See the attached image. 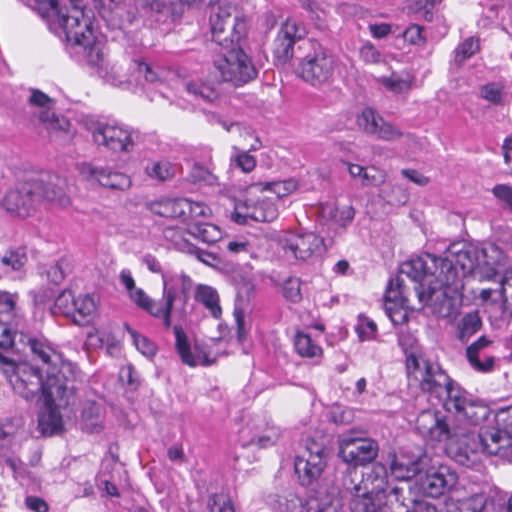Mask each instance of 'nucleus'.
Listing matches in <instances>:
<instances>
[{
  "label": "nucleus",
  "mask_w": 512,
  "mask_h": 512,
  "mask_svg": "<svg viewBox=\"0 0 512 512\" xmlns=\"http://www.w3.org/2000/svg\"><path fill=\"white\" fill-rule=\"evenodd\" d=\"M505 264L506 256L495 244L479 247L458 242L448 247L444 257L425 253L402 263L401 271L420 282L416 287L420 304L444 318L452 314L455 296L463 289L466 276L491 280Z\"/></svg>",
  "instance_id": "f257e3e1"
},
{
  "label": "nucleus",
  "mask_w": 512,
  "mask_h": 512,
  "mask_svg": "<svg viewBox=\"0 0 512 512\" xmlns=\"http://www.w3.org/2000/svg\"><path fill=\"white\" fill-rule=\"evenodd\" d=\"M406 370L410 386L419 388L430 400L442 403L459 421L475 426L487 417V408L472 399L438 363L410 354L406 357Z\"/></svg>",
  "instance_id": "f03ea898"
},
{
  "label": "nucleus",
  "mask_w": 512,
  "mask_h": 512,
  "mask_svg": "<svg viewBox=\"0 0 512 512\" xmlns=\"http://www.w3.org/2000/svg\"><path fill=\"white\" fill-rule=\"evenodd\" d=\"M416 427L424 437L438 442L451 440L457 443L460 454L467 460L471 455L484 453L512 461V436L495 427L481 428L477 433L470 427L451 429L441 413L431 410L419 414Z\"/></svg>",
  "instance_id": "7ed1b4c3"
},
{
  "label": "nucleus",
  "mask_w": 512,
  "mask_h": 512,
  "mask_svg": "<svg viewBox=\"0 0 512 512\" xmlns=\"http://www.w3.org/2000/svg\"><path fill=\"white\" fill-rule=\"evenodd\" d=\"M30 1L51 28L57 26L62 29L69 43L83 49L91 64L100 63L103 55L100 43L91 28L89 17L85 15L81 6V0Z\"/></svg>",
  "instance_id": "20e7f679"
},
{
  "label": "nucleus",
  "mask_w": 512,
  "mask_h": 512,
  "mask_svg": "<svg viewBox=\"0 0 512 512\" xmlns=\"http://www.w3.org/2000/svg\"><path fill=\"white\" fill-rule=\"evenodd\" d=\"M66 186V180L57 174L31 175L7 190L1 205L8 213L21 218L31 216L43 200L66 208L71 203Z\"/></svg>",
  "instance_id": "39448f33"
},
{
  "label": "nucleus",
  "mask_w": 512,
  "mask_h": 512,
  "mask_svg": "<svg viewBox=\"0 0 512 512\" xmlns=\"http://www.w3.org/2000/svg\"><path fill=\"white\" fill-rule=\"evenodd\" d=\"M7 366L12 370L8 377L13 390L26 400L32 399L39 391L42 392V397H45L48 382H51L50 390L56 392L57 397L73 389V380L69 376H60L50 371V367L43 369L46 374L44 378L39 368L27 363L16 364L13 361L12 365Z\"/></svg>",
  "instance_id": "423d86ee"
},
{
  "label": "nucleus",
  "mask_w": 512,
  "mask_h": 512,
  "mask_svg": "<svg viewBox=\"0 0 512 512\" xmlns=\"http://www.w3.org/2000/svg\"><path fill=\"white\" fill-rule=\"evenodd\" d=\"M209 23L212 40L225 49L238 44L247 32L245 17L235 6L224 3L211 6Z\"/></svg>",
  "instance_id": "0eeeda50"
},
{
  "label": "nucleus",
  "mask_w": 512,
  "mask_h": 512,
  "mask_svg": "<svg viewBox=\"0 0 512 512\" xmlns=\"http://www.w3.org/2000/svg\"><path fill=\"white\" fill-rule=\"evenodd\" d=\"M267 503L275 512H345L341 498L327 492H318L304 504L296 493L283 490L269 495Z\"/></svg>",
  "instance_id": "6e6552de"
},
{
  "label": "nucleus",
  "mask_w": 512,
  "mask_h": 512,
  "mask_svg": "<svg viewBox=\"0 0 512 512\" xmlns=\"http://www.w3.org/2000/svg\"><path fill=\"white\" fill-rule=\"evenodd\" d=\"M84 126L93 142L115 153H130L135 146L134 132L116 123H106L87 118Z\"/></svg>",
  "instance_id": "1a4fd4ad"
},
{
  "label": "nucleus",
  "mask_w": 512,
  "mask_h": 512,
  "mask_svg": "<svg viewBox=\"0 0 512 512\" xmlns=\"http://www.w3.org/2000/svg\"><path fill=\"white\" fill-rule=\"evenodd\" d=\"M228 53L214 60V68L223 82L236 87L243 86L254 80L258 75L252 59L241 49L231 47Z\"/></svg>",
  "instance_id": "9d476101"
},
{
  "label": "nucleus",
  "mask_w": 512,
  "mask_h": 512,
  "mask_svg": "<svg viewBox=\"0 0 512 512\" xmlns=\"http://www.w3.org/2000/svg\"><path fill=\"white\" fill-rule=\"evenodd\" d=\"M308 45L313 52L301 59L298 74L305 82L318 87L329 82L333 77L335 58L317 42L309 41Z\"/></svg>",
  "instance_id": "9b49d317"
},
{
  "label": "nucleus",
  "mask_w": 512,
  "mask_h": 512,
  "mask_svg": "<svg viewBox=\"0 0 512 512\" xmlns=\"http://www.w3.org/2000/svg\"><path fill=\"white\" fill-rule=\"evenodd\" d=\"M17 337V345L15 346L17 350L20 351L22 349L18 345H22L23 348H29L32 355L42 362L44 366L42 369L50 367V371L60 376H69L73 380L72 365L64 362L61 354L46 339L29 336L23 331H20Z\"/></svg>",
  "instance_id": "f8f14e48"
},
{
  "label": "nucleus",
  "mask_w": 512,
  "mask_h": 512,
  "mask_svg": "<svg viewBox=\"0 0 512 512\" xmlns=\"http://www.w3.org/2000/svg\"><path fill=\"white\" fill-rule=\"evenodd\" d=\"M411 499L404 496V490L395 486L378 497H358L351 502L352 512H410Z\"/></svg>",
  "instance_id": "ddd939ff"
},
{
  "label": "nucleus",
  "mask_w": 512,
  "mask_h": 512,
  "mask_svg": "<svg viewBox=\"0 0 512 512\" xmlns=\"http://www.w3.org/2000/svg\"><path fill=\"white\" fill-rule=\"evenodd\" d=\"M306 30L296 19L288 18L280 26L272 43L273 61L276 66H285L294 55L295 44L304 39Z\"/></svg>",
  "instance_id": "4468645a"
},
{
  "label": "nucleus",
  "mask_w": 512,
  "mask_h": 512,
  "mask_svg": "<svg viewBox=\"0 0 512 512\" xmlns=\"http://www.w3.org/2000/svg\"><path fill=\"white\" fill-rule=\"evenodd\" d=\"M325 448L322 443L307 441L304 450L295 458L294 468L303 486L311 485L325 467Z\"/></svg>",
  "instance_id": "2eb2a0df"
},
{
  "label": "nucleus",
  "mask_w": 512,
  "mask_h": 512,
  "mask_svg": "<svg viewBox=\"0 0 512 512\" xmlns=\"http://www.w3.org/2000/svg\"><path fill=\"white\" fill-rule=\"evenodd\" d=\"M280 246L289 259L306 262L324 251L323 239L312 232L288 233L280 240Z\"/></svg>",
  "instance_id": "dca6fc26"
},
{
  "label": "nucleus",
  "mask_w": 512,
  "mask_h": 512,
  "mask_svg": "<svg viewBox=\"0 0 512 512\" xmlns=\"http://www.w3.org/2000/svg\"><path fill=\"white\" fill-rule=\"evenodd\" d=\"M50 385L51 382H48V386L45 388V397H43L44 406L38 415V428L44 436H52L62 431L63 421L58 406L68 404L70 396L74 394L73 388L71 392L57 397L56 392L49 390L51 389Z\"/></svg>",
  "instance_id": "f3484780"
},
{
  "label": "nucleus",
  "mask_w": 512,
  "mask_h": 512,
  "mask_svg": "<svg viewBox=\"0 0 512 512\" xmlns=\"http://www.w3.org/2000/svg\"><path fill=\"white\" fill-rule=\"evenodd\" d=\"M23 318L16 310L12 295L0 293V348L9 349L17 345V336L22 327Z\"/></svg>",
  "instance_id": "a211bd4d"
},
{
  "label": "nucleus",
  "mask_w": 512,
  "mask_h": 512,
  "mask_svg": "<svg viewBox=\"0 0 512 512\" xmlns=\"http://www.w3.org/2000/svg\"><path fill=\"white\" fill-rule=\"evenodd\" d=\"M278 216V209L275 204L266 197L253 199L248 197L235 204L232 219L238 224H246L248 220L257 222H270Z\"/></svg>",
  "instance_id": "6ab92c4d"
},
{
  "label": "nucleus",
  "mask_w": 512,
  "mask_h": 512,
  "mask_svg": "<svg viewBox=\"0 0 512 512\" xmlns=\"http://www.w3.org/2000/svg\"><path fill=\"white\" fill-rule=\"evenodd\" d=\"M377 454L378 445L372 439L343 435L339 440V455L354 466L373 461Z\"/></svg>",
  "instance_id": "aec40b11"
},
{
  "label": "nucleus",
  "mask_w": 512,
  "mask_h": 512,
  "mask_svg": "<svg viewBox=\"0 0 512 512\" xmlns=\"http://www.w3.org/2000/svg\"><path fill=\"white\" fill-rule=\"evenodd\" d=\"M358 127L366 134L383 141H396L403 136V132L385 121L374 109L364 108L356 118Z\"/></svg>",
  "instance_id": "412c9836"
},
{
  "label": "nucleus",
  "mask_w": 512,
  "mask_h": 512,
  "mask_svg": "<svg viewBox=\"0 0 512 512\" xmlns=\"http://www.w3.org/2000/svg\"><path fill=\"white\" fill-rule=\"evenodd\" d=\"M457 483V474L446 465L432 467L421 480V488L430 497H439Z\"/></svg>",
  "instance_id": "4be33fe9"
},
{
  "label": "nucleus",
  "mask_w": 512,
  "mask_h": 512,
  "mask_svg": "<svg viewBox=\"0 0 512 512\" xmlns=\"http://www.w3.org/2000/svg\"><path fill=\"white\" fill-rule=\"evenodd\" d=\"M171 282L174 281L168 280L165 276H163V299L165 303H158V309L161 312L159 313V318L163 319V324L167 328L171 326V313L173 304L178 294L177 283L181 285V289L184 294L189 291L192 286V280L186 275H181L176 280V283Z\"/></svg>",
  "instance_id": "5701e85b"
},
{
  "label": "nucleus",
  "mask_w": 512,
  "mask_h": 512,
  "mask_svg": "<svg viewBox=\"0 0 512 512\" xmlns=\"http://www.w3.org/2000/svg\"><path fill=\"white\" fill-rule=\"evenodd\" d=\"M364 488L356 485L354 487V498L358 497H378L389 489L387 482V471L381 464H375L371 471L363 478Z\"/></svg>",
  "instance_id": "b1692460"
},
{
  "label": "nucleus",
  "mask_w": 512,
  "mask_h": 512,
  "mask_svg": "<svg viewBox=\"0 0 512 512\" xmlns=\"http://www.w3.org/2000/svg\"><path fill=\"white\" fill-rule=\"evenodd\" d=\"M82 173L90 179L96 180L101 186L115 190H125L130 187V178L120 172H115L103 167L86 165Z\"/></svg>",
  "instance_id": "393cba45"
},
{
  "label": "nucleus",
  "mask_w": 512,
  "mask_h": 512,
  "mask_svg": "<svg viewBox=\"0 0 512 512\" xmlns=\"http://www.w3.org/2000/svg\"><path fill=\"white\" fill-rule=\"evenodd\" d=\"M403 276H409L405 273H402L400 270L399 276L395 280V284L393 281H390L389 286L385 292V307L389 317L394 321L392 317V311L397 308H408L409 307V299L405 292L404 288V279ZM410 279L415 283L414 290L419 285V281H415L413 278ZM417 293V291H415ZM418 296V294H416ZM419 299V297H417Z\"/></svg>",
  "instance_id": "a878e982"
},
{
  "label": "nucleus",
  "mask_w": 512,
  "mask_h": 512,
  "mask_svg": "<svg viewBox=\"0 0 512 512\" xmlns=\"http://www.w3.org/2000/svg\"><path fill=\"white\" fill-rule=\"evenodd\" d=\"M426 456L409 457L401 454L395 456L391 465V474L397 480L408 481L419 474L424 468Z\"/></svg>",
  "instance_id": "bb28decb"
},
{
  "label": "nucleus",
  "mask_w": 512,
  "mask_h": 512,
  "mask_svg": "<svg viewBox=\"0 0 512 512\" xmlns=\"http://www.w3.org/2000/svg\"><path fill=\"white\" fill-rule=\"evenodd\" d=\"M150 211L158 216L175 219L180 223H183V216L185 215V209H188V199L176 198V199H160L149 203Z\"/></svg>",
  "instance_id": "cd10ccee"
},
{
  "label": "nucleus",
  "mask_w": 512,
  "mask_h": 512,
  "mask_svg": "<svg viewBox=\"0 0 512 512\" xmlns=\"http://www.w3.org/2000/svg\"><path fill=\"white\" fill-rule=\"evenodd\" d=\"M282 436V430L272 422H263L254 428V433L248 445L267 448L275 445Z\"/></svg>",
  "instance_id": "c85d7f7f"
},
{
  "label": "nucleus",
  "mask_w": 512,
  "mask_h": 512,
  "mask_svg": "<svg viewBox=\"0 0 512 512\" xmlns=\"http://www.w3.org/2000/svg\"><path fill=\"white\" fill-rule=\"evenodd\" d=\"M174 335H175V341H176V349L179 353L183 363L189 365V366H197V365H210L212 362L208 360L207 358H204L203 360L200 359L199 356L195 357L191 350L190 345L187 339V335L183 328L181 326H174Z\"/></svg>",
  "instance_id": "c756f323"
},
{
  "label": "nucleus",
  "mask_w": 512,
  "mask_h": 512,
  "mask_svg": "<svg viewBox=\"0 0 512 512\" xmlns=\"http://www.w3.org/2000/svg\"><path fill=\"white\" fill-rule=\"evenodd\" d=\"M378 82L383 85L388 91L401 94L407 93L411 90L414 77L406 71L393 72L389 76H382L378 78Z\"/></svg>",
  "instance_id": "7c9ffc66"
},
{
  "label": "nucleus",
  "mask_w": 512,
  "mask_h": 512,
  "mask_svg": "<svg viewBox=\"0 0 512 512\" xmlns=\"http://www.w3.org/2000/svg\"><path fill=\"white\" fill-rule=\"evenodd\" d=\"M96 304L90 295H80L75 299L72 312L73 320L78 325H86L96 314Z\"/></svg>",
  "instance_id": "2f4dec72"
},
{
  "label": "nucleus",
  "mask_w": 512,
  "mask_h": 512,
  "mask_svg": "<svg viewBox=\"0 0 512 512\" xmlns=\"http://www.w3.org/2000/svg\"><path fill=\"white\" fill-rule=\"evenodd\" d=\"M298 188V183L294 179H287L283 181L267 182L265 184L253 185L248 190V195L252 196L256 191H272L278 198L288 196L295 192Z\"/></svg>",
  "instance_id": "473e14b6"
},
{
  "label": "nucleus",
  "mask_w": 512,
  "mask_h": 512,
  "mask_svg": "<svg viewBox=\"0 0 512 512\" xmlns=\"http://www.w3.org/2000/svg\"><path fill=\"white\" fill-rule=\"evenodd\" d=\"M188 233L203 243L213 244L221 239L220 229L211 223L195 222L190 223Z\"/></svg>",
  "instance_id": "72a5a7b5"
},
{
  "label": "nucleus",
  "mask_w": 512,
  "mask_h": 512,
  "mask_svg": "<svg viewBox=\"0 0 512 512\" xmlns=\"http://www.w3.org/2000/svg\"><path fill=\"white\" fill-rule=\"evenodd\" d=\"M489 343L490 341L488 339H486L485 337H480L476 342H474L467 348L466 353L468 360L470 364L478 371H489L492 369L494 365L493 357H486L484 362H481L479 360L480 350L487 347Z\"/></svg>",
  "instance_id": "f704fd0d"
},
{
  "label": "nucleus",
  "mask_w": 512,
  "mask_h": 512,
  "mask_svg": "<svg viewBox=\"0 0 512 512\" xmlns=\"http://www.w3.org/2000/svg\"><path fill=\"white\" fill-rule=\"evenodd\" d=\"M195 298L211 312L213 317L218 318L220 316L219 296L214 288L208 285H198Z\"/></svg>",
  "instance_id": "c9c22d12"
},
{
  "label": "nucleus",
  "mask_w": 512,
  "mask_h": 512,
  "mask_svg": "<svg viewBox=\"0 0 512 512\" xmlns=\"http://www.w3.org/2000/svg\"><path fill=\"white\" fill-rule=\"evenodd\" d=\"M294 347L301 357L316 358L322 355L320 345L309 334L304 332H298L295 335Z\"/></svg>",
  "instance_id": "e433bc0d"
},
{
  "label": "nucleus",
  "mask_w": 512,
  "mask_h": 512,
  "mask_svg": "<svg viewBox=\"0 0 512 512\" xmlns=\"http://www.w3.org/2000/svg\"><path fill=\"white\" fill-rule=\"evenodd\" d=\"M145 172L151 179L164 182L175 176L176 166L166 159H161L149 163L145 167Z\"/></svg>",
  "instance_id": "4c0bfd02"
},
{
  "label": "nucleus",
  "mask_w": 512,
  "mask_h": 512,
  "mask_svg": "<svg viewBox=\"0 0 512 512\" xmlns=\"http://www.w3.org/2000/svg\"><path fill=\"white\" fill-rule=\"evenodd\" d=\"M39 120L50 134L67 132L70 127V122L67 118L49 110L39 112Z\"/></svg>",
  "instance_id": "58836bf2"
},
{
  "label": "nucleus",
  "mask_w": 512,
  "mask_h": 512,
  "mask_svg": "<svg viewBox=\"0 0 512 512\" xmlns=\"http://www.w3.org/2000/svg\"><path fill=\"white\" fill-rule=\"evenodd\" d=\"M479 96L492 105L502 106L506 103L507 94L501 83L491 82L480 87Z\"/></svg>",
  "instance_id": "ea45409f"
},
{
  "label": "nucleus",
  "mask_w": 512,
  "mask_h": 512,
  "mask_svg": "<svg viewBox=\"0 0 512 512\" xmlns=\"http://www.w3.org/2000/svg\"><path fill=\"white\" fill-rule=\"evenodd\" d=\"M186 90L195 98L202 99L206 102H213L219 96L218 91L213 86L204 83L202 80L187 82Z\"/></svg>",
  "instance_id": "a19ab883"
},
{
  "label": "nucleus",
  "mask_w": 512,
  "mask_h": 512,
  "mask_svg": "<svg viewBox=\"0 0 512 512\" xmlns=\"http://www.w3.org/2000/svg\"><path fill=\"white\" fill-rule=\"evenodd\" d=\"M481 327V320L477 312H471L462 317L458 325V337L462 342L475 334Z\"/></svg>",
  "instance_id": "79ce46f5"
},
{
  "label": "nucleus",
  "mask_w": 512,
  "mask_h": 512,
  "mask_svg": "<svg viewBox=\"0 0 512 512\" xmlns=\"http://www.w3.org/2000/svg\"><path fill=\"white\" fill-rule=\"evenodd\" d=\"M480 50L479 39L469 37L461 42L454 51V61L460 66L464 61L471 58Z\"/></svg>",
  "instance_id": "37998d69"
},
{
  "label": "nucleus",
  "mask_w": 512,
  "mask_h": 512,
  "mask_svg": "<svg viewBox=\"0 0 512 512\" xmlns=\"http://www.w3.org/2000/svg\"><path fill=\"white\" fill-rule=\"evenodd\" d=\"M84 429L94 433L102 429L101 425V409L95 404H89L82 413Z\"/></svg>",
  "instance_id": "c03bdc74"
},
{
  "label": "nucleus",
  "mask_w": 512,
  "mask_h": 512,
  "mask_svg": "<svg viewBox=\"0 0 512 512\" xmlns=\"http://www.w3.org/2000/svg\"><path fill=\"white\" fill-rule=\"evenodd\" d=\"M172 233L173 230L170 228L164 230L165 238L173 241L176 247H178L180 250H186L188 253L195 254L197 258L204 263H209L210 260H214V256L211 253L201 250L200 248L195 247L185 240L175 239Z\"/></svg>",
  "instance_id": "a18cd8bd"
},
{
  "label": "nucleus",
  "mask_w": 512,
  "mask_h": 512,
  "mask_svg": "<svg viewBox=\"0 0 512 512\" xmlns=\"http://www.w3.org/2000/svg\"><path fill=\"white\" fill-rule=\"evenodd\" d=\"M211 210L201 202H192L188 199V209H185L183 224L189 227L190 223L201 222L200 218H208Z\"/></svg>",
  "instance_id": "49530a36"
},
{
  "label": "nucleus",
  "mask_w": 512,
  "mask_h": 512,
  "mask_svg": "<svg viewBox=\"0 0 512 512\" xmlns=\"http://www.w3.org/2000/svg\"><path fill=\"white\" fill-rule=\"evenodd\" d=\"M130 298L138 307L159 318L161 312L158 309V302L151 299L142 289L138 288L131 292Z\"/></svg>",
  "instance_id": "de8ad7c7"
},
{
  "label": "nucleus",
  "mask_w": 512,
  "mask_h": 512,
  "mask_svg": "<svg viewBox=\"0 0 512 512\" xmlns=\"http://www.w3.org/2000/svg\"><path fill=\"white\" fill-rule=\"evenodd\" d=\"M125 328L131 336L133 344L140 353L147 357L155 355L157 348L153 342H151L147 337L138 334L129 325L125 324Z\"/></svg>",
  "instance_id": "09e8293b"
},
{
  "label": "nucleus",
  "mask_w": 512,
  "mask_h": 512,
  "mask_svg": "<svg viewBox=\"0 0 512 512\" xmlns=\"http://www.w3.org/2000/svg\"><path fill=\"white\" fill-rule=\"evenodd\" d=\"M27 261L28 257L24 248L8 250L1 258V263L13 270L21 269Z\"/></svg>",
  "instance_id": "8fccbe9b"
},
{
  "label": "nucleus",
  "mask_w": 512,
  "mask_h": 512,
  "mask_svg": "<svg viewBox=\"0 0 512 512\" xmlns=\"http://www.w3.org/2000/svg\"><path fill=\"white\" fill-rule=\"evenodd\" d=\"M499 296L504 310L512 315V271H505L499 285Z\"/></svg>",
  "instance_id": "3c124183"
},
{
  "label": "nucleus",
  "mask_w": 512,
  "mask_h": 512,
  "mask_svg": "<svg viewBox=\"0 0 512 512\" xmlns=\"http://www.w3.org/2000/svg\"><path fill=\"white\" fill-rule=\"evenodd\" d=\"M75 297L70 290L62 291L55 300L52 312L54 314L71 315L74 308Z\"/></svg>",
  "instance_id": "603ef678"
},
{
  "label": "nucleus",
  "mask_w": 512,
  "mask_h": 512,
  "mask_svg": "<svg viewBox=\"0 0 512 512\" xmlns=\"http://www.w3.org/2000/svg\"><path fill=\"white\" fill-rule=\"evenodd\" d=\"M461 509L468 512H484L487 506V497L483 493H475L461 500Z\"/></svg>",
  "instance_id": "864d4df0"
},
{
  "label": "nucleus",
  "mask_w": 512,
  "mask_h": 512,
  "mask_svg": "<svg viewBox=\"0 0 512 512\" xmlns=\"http://www.w3.org/2000/svg\"><path fill=\"white\" fill-rule=\"evenodd\" d=\"M331 217L332 219L338 223L340 226L345 227L348 225L354 218L355 210L351 205H336L331 209Z\"/></svg>",
  "instance_id": "5fc2aeb1"
},
{
  "label": "nucleus",
  "mask_w": 512,
  "mask_h": 512,
  "mask_svg": "<svg viewBox=\"0 0 512 512\" xmlns=\"http://www.w3.org/2000/svg\"><path fill=\"white\" fill-rule=\"evenodd\" d=\"M210 512H235L230 498L223 494H214L208 502Z\"/></svg>",
  "instance_id": "6e6d98bb"
},
{
  "label": "nucleus",
  "mask_w": 512,
  "mask_h": 512,
  "mask_svg": "<svg viewBox=\"0 0 512 512\" xmlns=\"http://www.w3.org/2000/svg\"><path fill=\"white\" fill-rule=\"evenodd\" d=\"M377 331L376 323L364 316H360L356 326V332L362 340L374 338Z\"/></svg>",
  "instance_id": "4d7b16f0"
},
{
  "label": "nucleus",
  "mask_w": 512,
  "mask_h": 512,
  "mask_svg": "<svg viewBox=\"0 0 512 512\" xmlns=\"http://www.w3.org/2000/svg\"><path fill=\"white\" fill-rule=\"evenodd\" d=\"M28 102L35 107H38L41 111L49 110L52 111L54 101L48 95L40 90H32L29 96Z\"/></svg>",
  "instance_id": "13d9d810"
},
{
  "label": "nucleus",
  "mask_w": 512,
  "mask_h": 512,
  "mask_svg": "<svg viewBox=\"0 0 512 512\" xmlns=\"http://www.w3.org/2000/svg\"><path fill=\"white\" fill-rule=\"evenodd\" d=\"M445 508L438 509L433 503L426 500H411L410 512H450L454 503H446Z\"/></svg>",
  "instance_id": "bf43d9fd"
},
{
  "label": "nucleus",
  "mask_w": 512,
  "mask_h": 512,
  "mask_svg": "<svg viewBox=\"0 0 512 512\" xmlns=\"http://www.w3.org/2000/svg\"><path fill=\"white\" fill-rule=\"evenodd\" d=\"M235 167L241 169L245 173L251 172L256 166V159L247 151H241L231 158Z\"/></svg>",
  "instance_id": "052dcab7"
},
{
  "label": "nucleus",
  "mask_w": 512,
  "mask_h": 512,
  "mask_svg": "<svg viewBox=\"0 0 512 512\" xmlns=\"http://www.w3.org/2000/svg\"><path fill=\"white\" fill-rule=\"evenodd\" d=\"M283 295L291 302H299L302 298L300 292V280L298 278H290L283 286Z\"/></svg>",
  "instance_id": "680f3d73"
},
{
  "label": "nucleus",
  "mask_w": 512,
  "mask_h": 512,
  "mask_svg": "<svg viewBox=\"0 0 512 512\" xmlns=\"http://www.w3.org/2000/svg\"><path fill=\"white\" fill-rule=\"evenodd\" d=\"M360 57L367 64H378L382 60L380 51L369 42L360 48Z\"/></svg>",
  "instance_id": "e2e57ef3"
},
{
  "label": "nucleus",
  "mask_w": 512,
  "mask_h": 512,
  "mask_svg": "<svg viewBox=\"0 0 512 512\" xmlns=\"http://www.w3.org/2000/svg\"><path fill=\"white\" fill-rule=\"evenodd\" d=\"M404 39L411 44L424 43L422 36V27L416 24L409 26L403 33Z\"/></svg>",
  "instance_id": "0e129e2a"
},
{
  "label": "nucleus",
  "mask_w": 512,
  "mask_h": 512,
  "mask_svg": "<svg viewBox=\"0 0 512 512\" xmlns=\"http://www.w3.org/2000/svg\"><path fill=\"white\" fill-rule=\"evenodd\" d=\"M493 195L505 202L512 210V187L505 184H498L492 189Z\"/></svg>",
  "instance_id": "69168bd1"
},
{
  "label": "nucleus",
  "mask_w": 512,
  "mask_h": 512,
  "mask_svg": "<svg viewBox=\"0 0 512 512\" xmlns=\"http://www.w3.org/2000/svg\"><path fill=\"white\" fill-rule=\"evenodd\" d=\"M47 278L54 284H59L62 282L66 276L65 269L63 267V262L58 261L54 265H52L46 272Z\"/></svg>",
  "instance_id": "338daca9"
},
{
  "label": "nucleus",
  "mask_w": 512,
  "mask_h": 512,
  "mask_svg": "<svg viewBox=\"0 0 512 512\" xmlns=\"http://www.w3.org/2000/svg\"><path fill=\"white\" fill-rule=\"evenodd\" d=\"M27 508L33 512H48L49 507L46 501L37 496H28L25 499Z\"/></svg>",
  "instance_id": "774afa93"
}]
</instances>
